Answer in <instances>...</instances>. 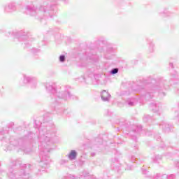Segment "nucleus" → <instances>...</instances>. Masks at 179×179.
Here are the masks:
<instances>
[{"label": "nucleus", "instance_id": "f257e3e1", "mask_svg": "<svg viewBox=\"0 0 179 179\" xmlns=\"http://www.w3.org/2000/svg\"><path fill=\"white\" fill-rule=\"evenodd\" d=\"M51 117L44 115L43 117H38L35 120V128H38L39 134L38 139L39 141V150H41V159L39 164L41 169L38 171H45V169L50 167L51 159L48 155L52 149V145L57 143L59 140L58 133L56 129H50V127L45 126V124L50 122Z\"/></svg>", "mask_w": 179, "mask_h": 179}, {"label": "nucleus", "instance_id": "f03ea898", "mask_svg": "<svg viewBox=\"0 0 179 179\" xmlns=\"http://www.w3.org/2000/svg\"><path fill=\"white\" fill-rule=\"evenodd\" d=\"M45 87L47 93H48L52 99V103L54 106L60 104L62 101H66V100H73L76 99L73 94H71L69 89L71 87L66 85L62 87H57L55 83H45Z\"/></svg>", "mask_w": 179, "mask_h": 179}, {"label": "nucleus", "instance_id": "7ed1b4c3", "mask_svg": "<svg viewBox=\"0 0 179 179\" xmlns=\"http://www.w3.org/2000/svg\"><path fill=\"white\" fill-rule=\"evenodd\" d=\"M34 134L33 133H30L29 135L25 136L22 138L16 139L15 137H10L8 139V144L5 143V137H3L2 143L3 146H6L7 150H13V149H19L20 150H22L24 153H30V149L26 148V145L30 143V141L33 139V136Z\"/></svg>", "mask_w": 179, "mask_h": 179}, {"label": "nucleus", "instance_id": "20e7f679", "mask_svg": "<svg viewBox=\"0 0 179 179\" xmlns=\"http://www.w3.org/2000/svg\"><path fill=\"white\" fill-rule=\"evenodd\" d=\"M27 10L31 16H34L38 20H43V19L52 17L51 13L54 10V6H49L48 3H43V5L41 6L39 8H36L33 6H27Z\"/></svg>", "mask_w": 179, "mask_h": 179}, {"label": "nucleus", "instance_id": "39448f33", "mask_svg": "<svg viewBox=\"0 0 179 179\" xmlns=\"http://www.w3.org/2000/svg\"><path fill=\"white\" fill-rule=\"evenodd\" d=\"M30 171L31 165L23 164L19 169H15V166L10 168L7 176L10 179H33Z\"/></svg>", "mask_w": 179, "mask_h": 179}, {"label": "nucleus", "instance_id": "423d86ee", "mask_svg": "<svg viewBox=\"0 0 179 179\" xmlns=\"http://www.w3.org/2000/svg\"><path fill=\"white\" fill-rule=\"evenodd\" d=\"M167 81L161 80L156 83V85H153L150 91H148L146 94V99H152L153 97V93L157 92L159 93V97H164L166 96V93L163 92L164 89H169V85H166Z\"/></svg>", "mask_w": 179, "mask_h": 179}, {"label": "nucleus", "instance_id": "0eeeda50", "mask_svg": "<svg viewBox=\"0 0 179 179\" xmlns=\"http://www.w3.org/2000/svg\"><path fill=\"white\" fill-rule=\"evenodd\" d=\"M6 36L7 37H14L15 41L17 40V41H24V44L25 45H30V43H27V41H30L31 40V38L30 37V35L27 34V32H24V31H21L20 32H17L15 34V32H8Z\"/></svg>", "mask_w": 179, "mask_h": 179}, {"label": "nucleus", "instance_id": "6e6552de", "mask_svg": "<svg viewBox=\"0 0 179 179\" xmlns=\"http://www.w3.org/2000/svg\"><path fill=\"white\" fill-rule=\"evenodd\" d=\"M23 78H24V83H29L32 89H36L37 87V83H38L37 78L30 76H26V75H24Z\"/></svg>", "mask_w": 179, "mask_h": 179}, {"label": "nucleus", "instance_id": "1a4fd4ad", "mask_svg": "<svg viewBox=\"0 0 179 179\" xmlns=\"http://www.w3.org/2000/svg\"><path fill=\"white\" fill-rule=\"evenodd\" d=\"M145 86H146V81H137L136 83L131 87V92H133V93H139Z\"/></svg>", "mask_w": 179, "mask_h": 179}, {"label": "nucleus", "instance_id": "9d476101", "mask_svg": "<svg viewBox=\"0 0 179 179\" xmlns=\"http://www.w3.org/2000/svg\"><path fill=\"white\" fill-rule=\"evenodd\" d=\"M15 10H16V3H9L4 6V12L6 13H12Z\"/></svg>", "mask_w": 179, "mask_h": 179}, {"label": "nucleus", "instance_id": "9b49d317", "mask_svg": "<svg viewBox=\"0 0 179 179\" xmlns=\"http://www.w3.org/2000/svg\"><path fill=\"white\" fill-rule=\"evenodd\" d=\"M159 127L162 129L163 132H165L166 134L171 131V125L164 121L159 124Z\"/></svg>", "mask_w": 179, "mask_h": 179}, {"label": "nucleus", "instance_id": "f8f14e48", "mask_svg": "<svg viewBox=\"0 0 179 179\" xmlns=\"http://www.w3.org/2000/svg\"><path fill=\"white\" fill-rule=\"evenodd\" d=\"M101 99L102 101H110V99H111V94H110L108 92L103 90L101 92Z\"/></svg>", "mask_w": 179, "mask_h": 179}, {"label": "nucleus", "instance_id": "ddd939ff", "mask_svg": "<svg viewBox=\"0 0 179 179\" xmlns=\"http://www.w3.org/2000/svg\"><path fill=\"white\" fill-rule=\"evenodd\" d=\"M156 179H174L176 178V176L172 175H166V174H162V173H157L155 176Z\"/></svg>", "mask_w": 179, "mask_h": 179}, {"label": "nucleus", "instance_id": "4468645a", "mask_svg": "<svg viewBox=\"0 0 179 179\" xmlns=\"http://www.w3.org/2000/svg\"><path fill=\"white\" fill-rule=\"evenodd\" d=\"M150 107L154 113H159L160 111V108H162V103H150Z\"/></svg>", "mask_w": 179, "mask_h": 179}, {"label": "nucleus", "instance_id": "2eb2a0df", "mask_svg": "<svg viewBox=\"0 0 179 179\" xmlns=\"http://www.w3.org/2000/svg\"><path fill=\"white\" fill-rule=\"evenodd\" d=\"M78 157V152L76 150H71L68 156L69 160H75Z\"/></svg>", "mask_w": 179, "mask_h": 179}, {"label": "nucleus", "instance_id": "dca6fc26", "mask_svg": "<svg viewBox=\"0 0 179 179\" xmlns=\"http://www.w3.org/2000/svg\"><path fill=\"white\" fill-rule=\"evenodd\" d=\"M131 161L133 163H136V164H142V163H143V159H142V158L138 159L135 156H131Z\"/></svg>", "mask_w": 179, "mask_h": 179}, {"label": "nucleus", "instance_id": "f3484780", "mask_svg": "<svg viewBox=\"0 0 179 179\" xmlns=\"http://www.w3.org/2000/svg\"><path fill=\"white\" fill-rule=\"evenodd\" d=\"M126 104H127L129 107H134V106L136 104V101L135 99H129L126 101Z\"/></svg>", "mask_w": 179, "mask_h": 179}, {"label": "nucleus", "instance_id": "a211bd4d", "mask_svg": "<svg viewBox=\"0 0 179 179\" xmlns=\"http://www.w3.org/2000/svg\"><path fill=\"white\" fill-rule=\"evenodd\" d=\"M147 41L149 44L150 52H153V51H155V50L153 49V48H155V43H153V41H152L150 39H147Z\"/></svg>", "mask_w": 179, "mask_h": 179}, {"label": "nucleus", "instance_id": "6ab92c4d", "mask_svg": "<svg viewBox=\"0 0 179 179\" xmlns=\"http://www.w3.org/2000/svg\"><path fill=\"white\" fill-rule=\"evenodd\" d=\"M159 14L161 15V16H171V15H173V13L170 11H169L167 9H165L163 12L159 13Z\"/></svg>", "mask_w": 179, "mask_h": 179}, {"label": "nucleus", "instance_id": "aec40b11", "mask_svg": "<svg viewBox=\"0 0 179 179\" xmlns=\"http://www.w3.org/2000/svg\"><path fill=\"white\" fill-rule=\"evenodd\" d=\"M144 122H152V117L149 115H146L143 118Z\"/></svg>", "mask_w": 179, "mask_h": 179}, {"label": "nucleus", "instance_id": "412c9836", "mask_svg": "<svg viewBox=\"0 0 179 179\" xmlns=\"http://www.w3.org/2000/svg\"><path fill=\"white\" fill-rule=\"evenodd\" d=\"M113 169L115 171H120L121 170V164L117 163V164H113Z\"/></svg>", "mask_w": 179, "mask_h": 179}, {"label": "nucleus", "instance_id": "4be33fe9", "mask_svg": "<svg viewBox=\"0 0 179 179\" xmlns=\"http://www.w3.org/2000/svg\"><path fill=\"white\" fill-rule=\"evenodd\" d=\"M162 160V155H155L153 158L154 163H159Z\"/></svg>", "mask_w": 179, "mask_h": 179}, {"label": "nucleus", "instance_id": "5701e85b", "mask_svg": "<svg viewBox=\"0 0 179 179\" xmlns=\"http://www.w3.org/2000/svg\"><path fill=\"white\" fill-rule=\"evenodd\" d=\"M136 129L133 130V132H134L135 134H138L140 131H142V125L136 126Z\"/></svg>", "mask_w": 179, "mask_h": 179}, {"label": "nucleus", "instance_id": "b1692460", "mask_svg": "<svg viewBox=\"0 0 179 179\" xmlns=\"http://www.w3.org/2000/svg\"><path fill=\"white\" fill-rule=\"evenodd\" d=\"M118 68H114L112 69L111 71H110V75H115L117 73H118Z\"/></svg>", "mask_w": 179, "mask_h": 179}, {"label": "nucleus", "instance_id": "393cba45", "mask_svg": "<svg viewBox=\"0 0 179 179\" xmlns=\"http://www.w3.org/2000/svg\"><path fill=\"white\" fill-rule=\"evenodd\" d=\"M66 57H65L64 55H61L59 57V62H64V61H66Z\"/></svg>", "mask_w": 179, "mask_h": 179}, {"label": "nucleus", "instance_id": "a878e982", "mask_svg": "<svg viewBox=\"0 0 179 179\" xmlns=\"http://www.w3.org/2000/svg\"><path fill=\"white\" fill-rule=\"evenodd\" d=\"M90 59H92V61H94V62H97V56L94 55V56L90 57Z\"/></svg>", "mask_w": 179, "mask_h": 179}, {"label": "nucleus", "instance_id": "bb28decb", "mask_svg": "<svg viewBox=\"0 0 179 179\" xmlns=\"http://www.w3.org/2000/svg\"><path fill=\"white\" fill-rule=\"evenodd\" d=\"M128 94H130L129 92L125 91V92H123L120 94V96H125V95H128Z\"/></svg>", "mask_w": 179, "mask_h": 179}, {"label": "nucleus", "instance_id": "cd10ccee", "mask_svg": "<svg viewBox=\"0 0 179 179\" xmlns=\"http://www.w3.org/2000/svg\"><path fill=\"white\" fill-rule=\"evenodd\" d=\"M126 170H134V167L132 166H127Z\"/></svg>", "mask_w": 179, "mask_h": 179}, {"label": "nucleus", "instance_id": "c85d7f7f", "mask_svg": "<svg viewBox=\"0 0 179 179\" xmlns=\"http://www.w3.org/2000/svg\"><path fill=\"white\" fill-rule=\"evenodd\" d=\"M155 138L157 141H159V139H160V136L156 135V136H155Z\"/></svg>", "mask_w": 179, "mask_h": 179}, {"label": "nucleus", "instance_id": "c756f323", "mask_svg": "<svg viewBox=\"0 0 179 179\" xmlns=\"http://www.w3.org/2000/svg\"><path fill=\"white\" fill-rule=\"evenodd\" d=\"M175 166H176V167L177 169H179V163H178V162H175Z\"/></svg>", "mask_w": 179, "mask_h": 179}, {"label": "nucleus", "instance_id": "7c9ffc66", "mask_svg": "<svg viewBox=\"0 0 179 179\" xmlns=\"http://www.w3.org/2000/svg\"><path fill=\"white\" fill-rule=\"evenodd\" d=\"M62 112H63L62 109H59L58 110H57V114H59V113H62Z\"/></svg>", "mask_w": 179, "mask_h": 179}, {"label": "nucleus", "instance_id": "2f4dec72", "mask_svg": "<svg viewBox=\"0 0 179 179\" xmlns=\"http://www.w3.org/2000/svg\"><path fill=\"white\" fill-rule=\"evenodd\" d=\"M142 172H143V174H148V171L146 170H143Z\"/></svg>", "mask_w": 179, "mask_h": 179}, {"label": "nucleus", "instance_id": "473e14b6", "mask_svg": "<svg viewBox=\"0 0 179 179\" xmlns=\"http://www.w3.org/2000/svg\"><path fill=\"white\" fill-rule=\"evenodd\" d=\"M177 78H178V74H177V73H176L175 76L173 77V78L177 79Z\"/></svg>", "mask_w": 179, "mask_h": 179}, {"label": "nucleus", "instance_id": "72a5a7b5", "mask_svg": "<svg viewBox=\"0 0 179 179\" xmlns=\"http://www.w3.org/2000/svg\"><path fill=\"white\" fill-rule=\"evenodd\" d=\"M169 66H171V68H173V63H169Z\"/></svg>", "mask_w": 179, "mask_h": 179}, {"label": "nucleus", "instance_id": "f704fd0d", "mask_svg": "<svg viewBox=\"0 0 179 179\" xmlns=\"http://www.w3.org/2000/svg\"><path fill=\"white\" fill-rule=\"evenodd\" d=\"M133 139H134V141H136V136H133Z\"/></svg>", "mask_w": 179, "mask_h": 179}, {"label": "nucleus", "instance_id": "c9c22d12", "mask_svg": "<svg viewBox=\"0 0 179 179\" xmlns=\"http://www.w3.org/2000/svg\"><path fill=\"white\" fill-rule=\"evenodd\" d=\"M62 113L66 115V110H63Z\"/></svg>", "mask_w": 179, "mask_h": 179}, {"label": "nucleus", "instance_id": "e433bc0d", "mask_svg": "<svg viewBox=\"0 0 179 179\" xmlns=\"http://www.w3.org/2000/svg\"><path fill=\"white\" fill-rule=\"evenodd\" d=\"M0 134H1V135H3L4 131H1Z\"/></svg>", "mask_w": 179, "mask_h": 179}, {"label": "nucleus", "instance_id": "4c0bfd02", "mask_svg": "<svg viewBox=\"0 0 179 179\" xmlns=\"http://www.w3.org/2000/svg\"><path fill=\"white\" fill-rule=\"evenodd\" d=\"M6 134H9V131H6Z\"/></svg>", "mask_w": 179, "mask_h": 179}, {"label": "nucleus", "instance_id": "58836bf2", "mask_svg": "<svg viewBox=\"0 0 179 179\" xmlns=\"http://www.w3.org/2000/svg\"><path fill=\"white\" fill-rule=\"evenodd\" d=\"M102 43H104V41L103 40H102V41H101Z\"/></svg>", "mask_w": 179, "mask_h": 179}, {"label": "nucleus", "instance_id": "ea45409f", "mask_svg": "<svg viewBox=\"0 0 179 179\" xmlns=\"http://www.w3.org/2000/svg\"><path fill=\"white\" fill-rule=\"evenodd\" d=\"M0 173H2V171H0Z\"/></svg>", "mask_w": 179, "mask_h": 179}, {"label": "nucleus", "instance_id": "a19ab883", "mask_svg": "<svg viewBox=\"0 0 179 179\" xmlns=\"http://www.w3.org/2000/svg\"><path fill=\"white\" fill-rule=\"evenodd\" d=\"M162 148H164V146H162Z\"/></svg>", "mask_w": 179, "mask_h": 179}, {"label": "nucleus", "instance_id": "79ce46f5", "mask_svg": "<svg viewBox=\"0 0 179 179\" xmlns=\"http://www.w3.org/2000/svg\"><path fill=\"white\" fill-rule=\"evenodd\" d=\"M63 1H66V0H63Z\"/></svg>", "mask_w": 179, "mask_h": 179}]
</instances>
